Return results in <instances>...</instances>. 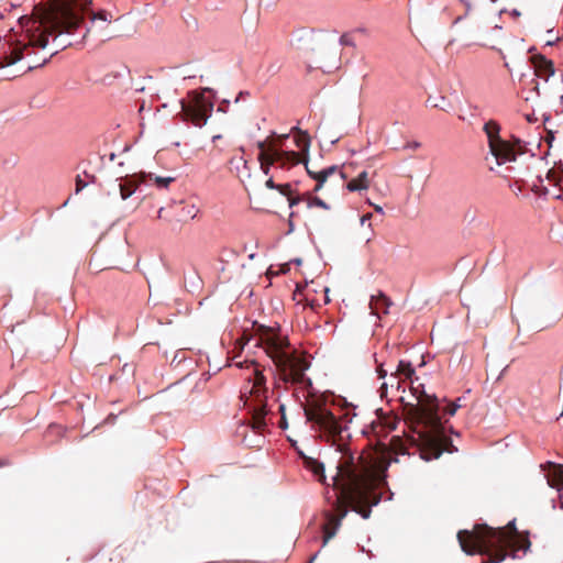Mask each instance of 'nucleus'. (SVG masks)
Here are the masks:
<instances>
[{"label":"nucleus","instance_id":"obj_46","mask_svg":"<svg viewBox=\"0 0 563 563\" xmlns=\"http://www.w3.org/2000/svg\"><path fill=\"white\" fill-rule=\"evenodd\" d=\"M4 465H5V462L3 460H0V467L4 466Z\"/></svg>","mask_w":563,"mask_h":563},{"label":"nucleus","instance_id":"obj_34","mask_svg":"<svg viewBox=\"0 0 563 563\" xmlns=\"http://www.w3.org/2000/svg\"><path fill=\"white\" fill-rule=\"evenodd\" d=\"M306 306H309L311 309H317L320 307L318 302H316L313 299L306 298Z\"/></svg>","mask_w":563,"mask_h":563},{"label":"nucleus","instance_id":"obj_23","mask_svg":"<svg viewBox=\"0 0 563 563\" xmlns=\"http://www.w3.org/2000/svg\"><path fill=\"white\" fill-rule=\"evenodd\" d=\"M120 195L123 200L128 199L135 190V186L133 184H123L120 183Z\"/></svg>","mask_w":563,"mask_h":563},{"label":"nucleus","instance_id":"obj_37","mask_svg":"<svg viewBox=\"0 0 563 563\" xmlns=\"http://www.w3.org/2000/svg\"><path fill=\"white\" fill-rule=\"evenodd\" d=\"M260 165H261V169L263 170V173H264L265 175H268V174H269L271 166H269V165H266V164H264V163H260Z\"/></svg>","mask_w":563,"mask_h":563},{"label":"nucleus","instance_id":"obj_8","mask_svg":"<svg viewBox=\"0 0 563 563\" xmlns=\"http://www.w3.org/2000/svg\"><path fill=\"white\" fill-rule=\"evenodd\" d=\"M249 380L252 382V387L250 390L252 402L251 426L253 430L262 431L266 427L265 416L267 413L266 377L264 376L263 372L258 368V366L255 365L253 369V378H250Z\"/></svg>","mask_w":563,"mask_h":563},{"label":"nucleus","instance_id":"obj_33","mask_svg":"<svg viewBox=\"0 0 563 563\" xmlns=\"http://www.w3.org/2000/svg\"><path fill=\"white\" fill-rule=\"evenodd\" d=\"M420 146H421V143H420V142L412 141V142H408V143L404 146V148H409V150H413V151H416V150L420 148Z\"/></svg>","mask_w":563,"mask_h":563},{"label":"nucleus","instance_id":"obj_43","mask_svg":"<svg viewBox=\"0 0 563 563\" xmlns=\"http://www.w3.org/2000/svg\"><path fill=\"white\" fill-rule=\"evenodd\" d=\"M373 207L376 212L383 213V208L380 206L374 205Z\"/></svg>","mask_w":563,"mask_h":563},{"label":"nucleus","instance_id":"obj_21","mask_svg":"<svg viewBox=\"0 0 563 563\" xmlns=\"http://www.w3.org/2000/svg\"><path fill=\"white\" fill-rule=\"evenodd\" d=\"M307 206L308 208H322L325 210L330 209V206L324 202L322 199L318 197H312L310 194H307Z\"/></svg>","mask_w":563,"mask_h":563},{"label":"nucleus","instance_id":"obj_26","mask_svg":"<svg viewBox=\"0 0 563 563\" xmlns=\"http://www.w3.org/2000/svg\"><path fill=\"white\" fill-rule=\"evenodd\" d=\"M300 201H306L307 202V194L303 195L302 197H291V195L288 197V202H289V207L292 208L295 207L296 205H298Z\"/></svg>","mask_w":563,"mask_h":563},{"label":"nucleus","instance_id":"obj_1","mask_svg":"<svg viewBox=\"0 0 563 563\" xmlns=\"http://www.w3.org/2000/svg\"><path fill=\"white\" fill-rule=\"evenodd\" d=\"M332 481L336 493L333 503L334 514L330 511L325 514L323 543L335 536L341 521L347 514L349 506L362 518L368 519L372 506L380 501V495L376 493L379 477L374 467L368 463H355L352 455L341 457Z\"/></svg>","mask_w":563,"mask_h":563},{"label":"nucleus","instance_id":"obj_30","mask_svg":"<svg viewBox=\"0 0 563 563\" xmlns=\"http://www.w3.org/2000/svg\"><path fill=\"white\" fill-rule=\"evenodd\" d=\"M460 407V405L455 404V402H452V404H449L444 410V412L449 416H454L457 408Z\"/></svg>","mask_w":563,"mask_h":563},{"label":"nucleus","instance_id":"obj_36","mask_svg":"<svg viewBox=\"0 0 563 563\" xmlns=\"http://www.w3.org/2000/svg\"><path fill=\"white\" fill-rule=\"evenodd\" d=\"M266 187L269 189H277V184L274 183L273 178H269L265 183Z\"/></svg>","mask_w":563,"mask_h":563},{"label":"nucleus","instance_id":"obj_9","mask_svg":"<svg viewBox=\"0 0 563 563\" xmlns=\"http://www.w3.org/2000/svg\"><path fill=\"white\" fill-rule=\"evenodd\" d=\"M190 101L180 100L181 113L185 120L194 125L201 128L205 125L212 113L213 103L208 100L202 92L191 91Z\"/></svg>","mask_w":563,"mask_h":563},{"label":"nucleus","instance_id":"obj_19","mask_svg":"<svg viewBox=\"0 0 563 563\" xmlns=\"http://www.w3.org/2000/svg\"><path fill=\"white\" fill-rule=\"evenodd\" d=\"M547 178L563 192V169H550Z\"/></svg>","mask_w":563,"mask_h":563},{"label":"nucleus","instance_id":"obj_6","mask_svg":"<svg viewBox=\"0 0 563 563\" xmlns=\"http://www.w3.org/2000/svg\"><path fill=\"white\" fill-rule=\"evenodd\" d=\"M483 131L486 134L489 153L496 166L516 162L518 155L525 153V142L519 137L512 136L511 140H505L500 136L501 126L497 121H487Z\"/></svg>","mask_w":563,"mask_h":563},{"label":"nucleus","instance_id":"obj_48","mask_svg":"<svg viewBox=\"0 0 563 563\" xmlns=\"http://www.w3.org/2000/svg\"><path fill=\"white\" fill-rule=\"evenodd\" d=\"M55 428H56L55 426H49V429H51V430H53V429H55Z\"/></svg>","mask_w":563,"mask_h":563},{"label":"nucleus","instance_id":"obj_3","mask_svg":"<svg viewBox=\"0 0 563 563\" xmlns=\"http://www.w3.org/2000/svg\"><path fill=\"white\" fill-rule=\"evenodd\" d=\"M26 42L19 41L9 46L0 57V68L11 66L31 54V48H45L48 37L54 35V42L64 33L73 34L84 22L82 14L68 3L55 4L40 19L22 18Z\"/></svg>","mask_w":563,"mask_h":563},{"label":"nucleus","instance_id":"obj_27","mask_svg":"<svg viewBox=\"0 0 563 563\" xmlns=\"http://www.w3.org/2000/svg\"><path fill=\"white\" fill-rule=\"evenodd\" d=\"M174 179L172 177H156L155 184L158 187H167Z\"/></svg>","mask_w":563,"mask_h":563},{"label":"nucleus","instance_id":"obj_13","mask_svg":"<svg viewBox=\"0 0 563 563\" xmlns=\"http://www.w3.org/2000/svg\"><path fill=\"white\" fill-rule=\"evenodd\" d=\"M393 305L390 298L384 292L379 291L376 296H372L369 301V308L372 313L380 318L383 314L388 313V309Z\"/></svg>","mask_w":563,"mask_h":563},{"label":"nucleus","instance_id":"obj_45","mask_svg":"<svg viewBox=\"0 0 563 563\" xmlns=\"http://www.w3.org/2000/svg\"><path fill=\"white\" fill-rule=\"evenodd\" d=\"M462 20V16H457L455 20H454V24L459 23L460 21Z\"/></svg>","mask_w":563,"mask_h":563},{"label":"nucleus","instance_id":"obj_47","mask_svg":"<svg viewBox=\"0 0 563 563\" xmlns=\"http://www.w3.org/2000/svg\"><path fill=\"white\" fill-rule=\"evenodd\" d=\"M314 559H316V555H313V556L310 559L309 563H313V560H314Z\"/></svg>","mask_w":563,"mask_h":563},{"label":"nucleus","instance_id":"obj_11","mask_svg":"<svg viewBox=\"0 0 563 563\" xmlns=\"http://www.w3.org/2000/svg\"><path fill=\"white\" fill-rule=\"evenodd\" d=\"M300 161L298 153L295 151H284L283 148H278L276 144H269V152L267 154H258L260 163H264L269 166L276 164L282 168L298 165Z\"/></svg>","mask_w":563,"mask_h":563},{"label":"nucleus","instance_id":"obj_44","mask_svg":"<svg viewBox=\"0 0 563 563\" xmlns=\"http://www.w3.org/2000/svg\"><path fill=\"white\" fill-rule=\"evenodd\" d=\"M390 386H391V387H395V386L397 387L396 380H395V379H393L391 377H390Z\"/></svg>","mask_w":563,"mask_h":563},{"label":"nucleus","instance_id":"obj_4","mask_svg":"<svg viewBox=\"0 0 563 563\" xmlns=\"http://www.w3.org/2000/svg\"><path fill=\"white\" fill-rule=\"evenodd\" d=\"M457 540L466 554L485 556L482 563H500L509 554L526 553L531 545L528 533L519 532L515 521L498 529L475 525L472 530H460Z\"/></svg>","mask_w":563,"mask_h":563},{"label":"nucleus","instance_id":"obj_18","mask_svg":"<svg viewBox=\"0 0 563 563\" xmlns=\"http://www.w3.org/2000/svg\"><path fill=\"white\" fill-rule=\"evenodd\" d=\"M305 466L318 477L319 482H321V483L325 482L324 466L322 463H320L319 461H317L314 459L309 457V459L305 460Z\"/></svg>","mask_w":563,"mask_h":563},{"label":"nucleus","instance_id":"obj_24","mask_svg":"<svg viewBox=\"0 0 563 563\" xmlns=\"http://www.w3.org/2000/svg\"><path fill=\"white\" fill-rule=\"evenodd\" d=\"M90 18H91L92 21L101 20L103 22L110 23L111 19H112V15H111V13H109L106 10H100V11H98L96 13L91 12L90 13Z\"/></svg>","mask_w":563,"mask_h":563},{"label":"nucleus","instance_id":"obj_32","mask_svg":"<svg viewBox=\"0 0 563 563\" xmlns=\"http://www.w3.org/2000/svg\"><path fill=\"white\" fill-rule=\"evenodd\" d=\"M279 411L282 412V419H280V422H279V427L282 429H286L287 428V421H286V417H285V412H284L285 411V406L284 405H282L279 407Z\"/></svg>","mask_w":563,"mask_h":563},{"label":"nucleus","instance_id":"obj_14","mask_svg":"<svg viewBox=\"0 0 563 563\" xmlns=\"http://www.w3.org/2000/svg\"><path fill=\"white\" fill-rule=\"evenodd\" d=\"M545 472V478L551 487L561 488L563 486V466L548 462L547 466H543Z\"/></svg>","mask_w":563,"mask_h":563},{"label":"nucleus","instance_id":"obj_25","mask_svg":"<svg viewBox=\"0 0 563 563\" xmlns=\"http://www.w3.org/2000/svg\"><path fill=\"white\" fill-rule=\"evenodd\" d=\"M289 137V134H274V137L272 141H269V144H276L278 148H282L285 141Z\"/></svg>","mask_w":563,"mask_h":563},{"label":"nucleus","instance_id":"obj_16","mask_svg":"<svg viewBox=\"0 0 563 563\" xmlns=\"http://www.w3.org/2000/svg\"><path fill=\"white\" fill-rule=\"evenodd\" d=\"M415 368L411 363L400 361L398 366L394 373H391V378L396 380L397 389H400L402 380L410 379L415 375Z\"/></svg>","mask_w":563,"mask_h":563},{"label":"nucleus","instance_id":"obj_17","mask_svg":"<svg viewBox=\"0 0 563 563\" xmlns=\"http://www.w3.org/2000/svg\"><path fill=\"white\" fill-rule=\"evenodd\" d=\"M345 180L346 178L344 179V185L342 187H345L349 191L366 190L369 187V178L366 170H363L357 177L347 183H345Z\"/></svg>","mask_w":563,"mask_h":563},{"label":"nucleus","instance_id":"obj_31","mask_svg":"<svg viewBox=\"0 0 563 563\" xmlns=\"http://www.w3.org/2000/svg\"><path fill=\"white\" fill-rule=\"evenodd\" d=\"M87 187V183L81 179V177L78 175L76 177V194L80 192L84 188Z\"/></svg>","mask_w":563,"mask_h":563},{"label":"nucleus","instance_id":"obj_7","mask_svg":"<svg viewBox=\"0 0 563 563\" xmlns=\"http://www.w3.org/2000/svg\"><path fill=\"white\" fill-rule=\"evenodd\" d=\"M303 410L307 421L312 422L313 427H317L328 441H331L332 444H338L341 450L342 444L340 442L344 439L343 432L345 428L335 416L324 406L318 404H309L305 406Z\"/></svg>","mask_w":563,"mask_h":563},{"label":"nucleus","instance_id":"obj_35","mask_svg":"<svg viewBox=\"0 0 563 563\" xmlns=\"http://www.w3.org/2000/svg\"><path fill=\"white\" fill-rule=\"evenodd\" d=\"M377 374L379 378H385L387 376V371L383 368V364H379L377 367Z\"/></svg>","mask_w":563,"mask_h":563},{"label":"nucleus","instance_id":"obj_42","mask_svg":"<svg viewBox=\"0 0 563 563\" xmlns=\"http://www.w3.org/2000/svg\"><path fill=\"white\" fill-rule=\"evenodd\" d=\"M531 84L533 85L532 88L537 92L539 91V82L536 79H532Z\"/></svg>","mask_w":563,"mask_h":563},{"label":"nucleus","instance_id":"obj_20","mask_svg":"<svg viewBox=\"0 0 563 563\" xmlns=\"http://www.w3.org/2000/svg\"><path fill=\"white\" fill-rule=\"evenodd\" d=\"M73 43L71 42H67V43H58L56 44V49L48 56V57H44L41 62H33V63H30L26 67V70H32L36 67H40V66H43L45 65L49 58L52 56H54L59 49H64L66 48L67 46H70Z\"/></svg>","mask_w":563,"mask_h":563},{"label":"nucleus","instance_id":"obj_39","mask_svg":"<svg viewBox=\"0 0 563 563\" xmlns=\"http://www.w3.org/2000/svg\"><path fill=\"white\" fill-rule=\"evenodd\" d=\"M371 218H372V213L364 214V216L361 218V222H362V224H364V223H365L366 221H368Z\"/></svg>","mask_w":563,"mask_h":563},{"label":"nucleus","instance_id":"obj_41","mask_svg":"<svg viewBox=\"0 0 563 563\" xmlns=\"http://www.w3.org/2000/svg\"><path fill=\"white\" fill-rule=\"evenodd\" d=\"M387 387H388V383H383L382 386H380V391H382V396L386 393L387 390Z\"/></svg>","mask_w":563,"mask_h":563},{"label":"nucleus","instance_id":"obj_38","mask_svg":"<svg viewBox=\"0 0 563 563\" xmlns=\"http://www.w3.org/2000/svg\"><path fill=\"white\" fill-rule=\"evenodd\" d=\"M250 341V338H245V335H243L239 341L238 343L241 345V349H243V346Z\"/></svg>","mask_w":563,"mask_h":563},{"label":"nucleus","instance_id":"obj_10","mask_svg":"<svg viewBox=\"0 0 563 563\" xmlns=\"http://www.w3.org/2000/svg\"><path fill=\"white\" fill-rule=\"evenodd\" d=\"M302 158L303 161H300V163H305L308 175L316 180L314 192L325 187L344 185L345 174L338 166L333 165L321 170H313V168L308 166L307 157Z\"/></svg>","mask_w":563,"mask_h":563},{"label":"nucleus","instance_id":"obj_5","mask_svg":"<svg viewBox=\"0 0 563 563\" xmlns=\"http://www.w3.org/2000/svg\"><path fill=\"white\" fill-rule=\"evenodd\" d=\"M254 331L255 345L263 347L272 358L280 379L285 383L303 384L309 364L296 351H288V338L280 333L279 328L254 323Z\"/></svg>","mask_w":563,"mask_h":563},{"label":"nucleus","instance_id":"obj_40","mask_svg":"<svg viewBox=\"0 0 563 563\" xmlns=\"http://www.w3.org/2000/svg\"><path fill=\"white\" fill-rule=\"evenodd\" d=\"M329 288H324V303H329L330 302V298H329Z\"/></svg>","mask_w":563,"mask_h":563},{"label":"nucleus","instance_id":"obj_22","mask_svg":"<svg viewBox=\"0 0 563 563\" xmlns=\"http://www.w3.org/2000/svg\"><path fill=\"white\" fill-rule=\"evenodd\" d=\"M181 211H183L184 217L194 219V218H196L197 213L199 212V209L194 203H184Z\"/></svg>","mask_w":563,"mask_h":563},{"label":"nucleus","instance_id":"obj_12","mask_svg":"<svg viewBox=\"0 0 563 563\" xmlns=\"http://www.w3.org/2000/svg\"><path fill=\"white\" fill-rule=\"evenodd\" d=\"M531 63L534 69V75L539 78L548 80L554 74V65L543 55H533Z\"/></svg>","mask_w":563,"mask_h":563},{"label":"nucleus","instance_id":"obj_28","mask_svg":"<svg viewBox=\"0 0 563 563\" xmlns=\"http://www.w3.org/2000/svg\"><path fill=\"white\" fill-rule=\"evenodd\" d=\"M277 190L287 198L291 195V187L289 184L278 185Z\"/></svg>","mask_w":563,"mask_h":563},{"label":"nucleus","instance_id":"obj_2","mask_svg":"<svg viewBox=\"0 0 563 563\" xmlns=\"http://www.w3.org/2000/svg\"><path fill=\"white\" fill-rule=\"evenodd\" d=\"M410 389L417 399L416 405L408 404L404 408L410 430L407 435L410 445L417 446L421 459L426 461L438 459L444 451L453 452V444L441 423L437 398L420 391L419 386H411Z\"/></svg>","mask_w":563,"mask_h":563},{"label":"nucleus","instance_id":"obj_15","mask_svg":"<svg viewBox=\"0 0 563 563\" xmlns=\"http://www.w3.org/2000/svg\"><path fill=\"white\" fill-rule=\"evenodd\" d=\"M291 133H294L295 145L299 150L297 153L299 154L300 159L303 161L302 157H307L309 153L311 143L310 136L306 131H302L297 126L291 129Z\"/></svg>","mask_w":563,"mask_h":563},{"label":"nucleus","instance_id":"obj_29","mask_svg":"<svg viewBox=\"0 0 563 563\" xmlns=\"http://www.w3.org/2000/svg\"><path fill=\"white\" fill-rule=\"evenodd\" d=\"M257 147L260 150V153L267 154L269 152V142L268 141H260L257 143Z\"/></svg>","mask_w":563,"mask_h":563}]
</instances>
